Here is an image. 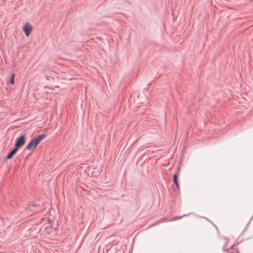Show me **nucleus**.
<instances>
[{
    "mask_svg": "<svg viewBox=\"0 0 253 253\" xmlns=\"http://www.w3.org/2000/svg\"><path fill=\"white\" fill-rule=\"evenodd\" d=\"M25 141L26 135L25 134H23L20 137H17L16 139L14 147L18 149L20 147H22L25 144Z\"/></svg>",
    "mask_w": 253,
    "mask_h": 253,
    "instance_id": "nucleus-2",
    "label": "nucleus"
},
{
    "mask_svg": "<svg viewBox=\"0 0 253 253\" xmlns=\"http://www.w3.org/2000/svg\"><path fill=\"white\" fill-rule=\"evenodd\" d=\"M173 181L174 183L176 185L177 188H179V185L177 181V175L176 173H174L173 175Z\"/></svg>",
    "mask_w": 253,
    "mask_h": 253,
    "instance_id": "nucleus-7",
    "label": "nucleus"
},
{
    "mask_svg": "<svg viewBox=\"0 0 253 253\" xmlns=\"http://www.w3.org/2000/svg\"><path fill=\"white\" fill-rule=\"evenodd\" d=\"M23 30L25 34V35L28 37L29 36L30 33L32 30V26L29 24L27 23L25 25V26L23 28Z\"/></svg>",
    "mask_w": 253,
    "mask_h": 253,
    "instance_id": "nucleus-4",
    "label": "nucleus"
},
{
    "mask_svg": "<svg viewBox=\"0 0 253 253\" xmlns=\"http://www.w3.org/2000/svg\"><path fill=\"white\" fill-rule=\"evenodd\" d=\"M39 205L31 203L28 205L27 208L24 211V214L26 216H29L32 215L33 213L40 211Z\"/></svg>",
    "mask_w": 253,
    "mask_h": 253,
    "instance_id": "nucleus-1",
    "label": "nucleus"
},
{
    "mask_svg": "<svg viewBox=\"0 0 253 253\" xmlns=\"http://www.w3.org/2000/svg\"><path fill=\"white\" fill-rule=\"evenodd\" d=\"M51 229H50V228L48 226H47L45 227V230L46 231L47 233H49L50 232H51L50 230Z\"/></svg>",
    "mask_w": 253,
    "mask_h": 253,
    "instance_id": "nucleus-10",
    "label": "nucleus"
},
{
    "mask_svg": "<svg viewBox=\"0 0 253 253\" xmlns=\"http://www.w3.org/2000/svg\"><path fill=\"white\" fill-rule=\"evenodd\" d=\"M18 150V149L17 148H16L15 147H14L13 149L11 151H10L7 155L6 159H11L13 157V156L17 152Z\"/></svg>",
    "mask_w": 253,
    "mask_h": 253,
    "instance_id": "nucleus-5",
    "label": "nucleus"
},
{
    "mask_svg": "<svg viewBox=\"0 0 253 253\" xmlns=\"http://www.w3.org/2000/svg\"><path fill=\"white\" fill-rule=\"evenodd\" d=\"M14 77H15V74H12L11 76H10V83L12 84H14V83H15V82H14Z\"/></svg>",
    "mask_w": 253,
    "mask_h": 253,
    "instance_id": "nucleus-9",
    "label": "nucleus"
},
{
    "mask_svg": "<svg viewBox=\"0 0 253 253\" xmlns=\"http://www.w3.org/2000/svg\"><path fill=\"white\" fill-rule=\"evenodd\" d=\"M38 144L37 141L33 138L28 144L26 148L28 150H33L36 148Z\"/></svg>",
    "mask_w": 253,
    "mask_h": 253,
    "instance_id": "nucleus-3",
    "label": "nucleus"
},
{
    "mask_svg": "<svg viewBox=\"0 0 253 253\" xmlns=\"http://www.w3.org/2000/svg\"><path fill=\"white\" fill-rule=\"evenodd\" d=\"M188 215L187 214H183L181 216H175L173 218H172L171 219H170L169 221H174V220H178V219H179L180 218H181L183 216H187Z\"/></svg>",
    "mask_w": 253,
    "mask_h": 253,
    "instance_id": "nucleus-8",
    "label": "nucleus"
},
{
    "mask_svg": "<svg viewBox=\"0 0 253 253\" xmlns=\"http://www.w3.org/2000/svg\"><path fill=\"white\" fill-rule=\"evenodd\" d=\"M45 134L44 133L38 135L37 137L34 138V139L37 141V142L39 144L40 142L45 138Z\"/></svg>",
    "mask_w": 253,
    "mask_h": 253,
    "instance_id": "nucleus-6",
    "label": "nucleus"
},
{
    "mask_svg": "<svg viewBox=\"0 0 253 253\" xmlns=\"http://www.w3.org/2000/svg\"><path fill=\"white\" fill-rule=\"evenodd\" d=\"M142 156L138 158V160H140V159H141V158H142Z\"/></svg>",
    "mask_w": 253,
    "mask_h": 253,
    "instance_id": "nucleus-11",
    "label": "nucleus"
}]
</instances>
